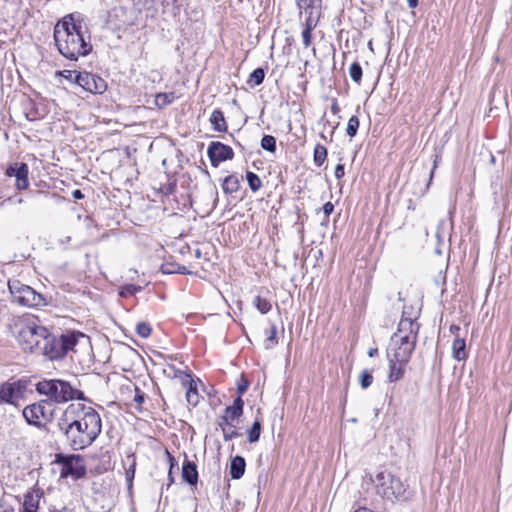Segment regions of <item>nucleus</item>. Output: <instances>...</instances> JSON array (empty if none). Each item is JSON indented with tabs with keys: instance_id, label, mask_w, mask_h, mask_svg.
Segmentation results:
<instances>
[{
	"instance_id": "obj_46",
	"label": "nucleus",
	"mask_w": 512,
	"mask_h": 512,
	"mask_svg": "<svg viewBox=\"0 0 512 512\" xmlns=\"http://www.w3.org/2000/svg\"><path fill=\"white\" fill-rule=\"evenodd\" d=\"M247 388H248V382L239 384L237 387V392L239 394L238 396H240L242 398V395L246 392Z\"/></svg>"
},
{
	"instance_id": "obj_11",
	"label": "nucleus",
	"mask_w": 512,
	"mask_h": 512,
	"mask_svg": "<svg viewBox=\"0 0 512 512\" xmlns=\"http://www.w3.org/2000/svg\"><path fill=\"white\" fill-rule=\"evenodd\" d=\"M48 401H40L23 409V416L29 424L40 426L41 419H48L51 412L47 410Z\"/></svg>"
},
{
	"instance_id": "obj_1",
	"label": "nucleus",
	"mask_w": 512,
	"mask_h": 512,
	"mask_svg": "<svg viewBox=\"0 0 512 512\" xmlns=\"http://www.w3.org/2000/svg\"><path fill=\"white\" fill-rule=\"evenodd\" d=\"M56 427L74 451L83 450L97 439L102 431L99 413L82 403H72L57 419Z\"/></svg>"
},
{
	"instance_id": "obj_22",
	"label": "nucleus",
	"mask_w": 512,
	"mask_h": 512,
	"mask_svg": "<svg viewBox=\"0 0 512 512\" xmlns=\"http://www.w3.org/2000/svg\"><path fill=\"white\" fill-rule=\"evenodd\" d=\"M239 186L240 183L238 178L233 175L227 176L222 183V189L226 194H232L236 192L239 189Z\"/></svg>"
},
{
	"instance_id": "obj_34",
	"label": "nucleus",
	"mask_w": 512,
	"mask_h": 512,
	"mask_svg": "<svg viewBox=\"0 0 512 512\" xmlns=\"http://www.w3.org/2000/svg\"><path fill=\"white\" fill-rule=\"evenodd\" d=\"M265 72L262 68H256L249 76V83H253L255 86L262 84L264 81Z\"/></svg>"
},
{
	"instance_id": "obj_39",
	"label": "nucleus",
	"mask_w": 512,
	"mask_h": 512,
	"mask_svg": "<svg viewBox=\"0 0 512 512\" xmlns=\"http://www.w3.org/2000/svg\"><path fill=\"white\" fill-rule=\"evenodd\" d=\"M140 290H141V287L135 286L133 284H129V285L122 287V289L120 291V296L127 297L130 295H134L135 293H137Z\"/></svg>"
},
{
	"instance_id": "obj_51",
	"label": "nucleus",
	"mask_w": 512,
	"mask_h": 512,
	"mask_svg": "<svg viewBox=\"0 0 512 512\" xmlns=\"http://www.w3.org/2000/svg\"><path fill=\"white\" fill-rule=\"evenodd\" d=\"M377 353H378V349H377V348H371V349L368 351V355H369V357H374Z\"/></svg>"
},
{
	"instance_id": "obj_40",
	"label": "nucleus",
	"mask_w": 512,
	"mask_h": 512,
	"mask_svg": "<svg viewBox=\"0 0 512 512\" xmlns=\"http://www.w3.org/2000/svg\"><path fill=\"white\" fill-rule=\"evenodd\" d=\"M310 15L307 17V19L305 20V23H304V29H308V30H314L317 26V22H318V19H314L312 14H313V9H310Z\"/></svg>"
},
{
	"instance_id": "obj_23",
	"label": "nucleus",
	"mask_w": 512,
	"mask_h": 512,
	"mask_svg": "<svg viewBox=\"0 0 512 512\" xmlns=\"http://www.w3.org/2000/svg\"><path fill=\"white\" fill-rule=\"evenodd\" d=\"M161 271L164 274H174V273H178V274H182V275L190 274V272L187 270V268L185 266H182L179 264H174V263L163 264L161 266Z\"/></svg>"
},
{
	"instance_id": "obj_20",
	"label": "nucleus",
	"mask_w": 512,
	"mask_h": 512,
	"mask_svg": "<svg viewBox=\"0 0 512 512\" xmlns=\"http://www.w3.org/2000/svg\"><path fill=\"white\" fill-rule=\"evenodd\" d=\"M210 123L213 129L217 132H226L227 123L224 114L221 110L215 109L210 116Z\"/></svg>"
},
{
	"instance_id": "obj_28",
	"label": "nucleus",
	"mask_w": 512,
	"mask_h": 512,
	"mask_svg": "<svg viewBox=\"0 0 512 512\" xmlns=\"http://www.w3.org/2000/svg\"><path fill=\"white\" fill-rule=\"evenodd\" d=\"M246 180L248 182V185H249V188L253 191V192H256L258 191L261 186H262V182H261V179L259 178V176L257 174H255L254 172H251V171H248L246 173Z\"/></svg>"
},
{
	"instance_id": "obj_36",
	"label": "nucleus",
	"mask_w": 512,
	"mask_h": 512,
	"mask_svg": "<svg viewBox=\"0 0 512 512\" xmlns=\"http://www.w3.org/2000/svg\"><path fill=\"white\" fill-rule=\"evenodd\" d=\"M219 426L222 430V433H223V439L225 441H230L232 440L233 438H237L240 434L236 431L235 428H232V427H224L223 426V423H219Z\"/></svg>"
},
{
	"instance_id": "obj_59",
	"label": "nucleus",
	"mask_w": 512,
	"mask_h": 512,
	"mask_svg": "<svg viewBox=\"0 0 512 512\" xmlns=\"http://www.w3.org/2000/svg\"><path fill=\"white\" fill-rule=\"evenodd\" d=\"M55 512H65V511H55Z\"/></svg>"
},
{
	"instance_id": "obj_16",
	"label": "nucleus",
	"mask_w": 512,
	"mask_h": 512,
	"mask_svg": "<svg viewBox=\"0 0 512 512\" xmlns=\"http://www.w3.org/2000/svg\"><path fill=\"white\" fill-rule=\"evenodd\" d=\"M41 495L38 491H29L24 495L21 512H37Z\"/></svg>"
},
{
	"instance_id": "obj_37",
	"label": "nucleus",
	"mask_w": 512,
	"mask_h": 512,
	"mask_svg": "<svg viewBox=\"0 0 512 512\" xmlns=\"http://www.w3.org/2000/svg\"><path fill=\"white\" fill-rule=\"evenodd\" d=\"M136 332L140 337L148 338L152 332V329L148 323L140 322L136 325Z\"/></svg>"
},
{
	"instance_id": "obj_44",
	"label": "nucleus",
	"mask_w": 512,
	"mask_h": 512,
	"mask_svg": "<svg viewBox=\"0 0 512 512\" xmlns=\"http://www.w3.org/2000/svg\"><path fill=\"white\" fill-rule=\"evenodd\" d=\"M345 174L344 166L342 164H338L335 167L334 175L337 179H341Z\"/></svg>"
},
{
	"instance_id": "obj_18",
	"label": "nucleus",
	"mask_w": 512,
	"mask_h": 512,
	"mask_svg": "<svg viewBox=\"0 0 512 512\" xmlns=\"http://www.w3.org/2000/svg\"><path fill=\"white\" fill-rule=\"evenodd\" d=\"M389 362V374L388 379L390 382H396L403 378L405 373V365L407 363H400L399 361H393L388 359Z\"/></svg>"
},
{
	"instance_id": "obj_57",
	"label": "nucleus",
	"mask_w": 512,
	"mask_h": 512,
	"mask_svg": "<svg viewBox=\"0 0 512 512\" xmlns=\"http://www.w3.org/2000/svg\"><path fill=\"white\" fill-rule=\"evenodd\" d=\"M398 300L399 301H404V297L402 296V293L401 292H398Z\"/></svg>"
},
{
	"instance_id": "obj_49",
	"label": "nucleus",
	"mask_w": 512,
	"mask_h": 512,
	"mask_svg": "<svg viewBox=\"0 0 512 512\" xmlns=\"http://www.w3.org/2000/svg\"><path fill=\"white\" fill-rule=\"evenodd\" d=\"M219 423H223V426L226 427V428H228V427L235 428V425H233L232 421H223L222 417L220 418V422Z\"/></svg>"
},
{
	"instance_id": "obj_55",
	"label": "nucleus",
	"mask_w": 512,
	"mask_h": 512,
	"mask_svg": "<svg viewBox=\"0 0 512 512\" xmlns=\"http://www.w3.org/2000/svg\"><path fill=\"white\" fill-rule=\"evenodd\" d=\"M355 512H373L367 508H359L358 510H356Z\"/></svg>"
},
{
	"instance_id": "obj_53",
	"label": "nucleus",
	"mask_w": 512,
	"mask_h": 512,
	"mask_svg": "<svg viewBox=\"0 0 512 512\" xmlns=\"http://www.w3.org/2000/svg\"><path fill=\"white\" fill-rule=\"evenodd\" d=\"M331 110H332L334 113H336L337 111H339V108H338V105H337V103H336V102H334V103L332 104Z\"/></svg>"
},
{
	"instance_id": "obj_50",
	"label": "nucleus",
	"mask_w": 512,
	"mask_h": 512,
	"mask_svg": "<svg viewBox=\"0 0 512 512\" xmlns=\"http://www.w3.org/2000/svg\"><path fill=\"white\" fill-rule=\"evenodd\" d=\"M409 8H416L418 5V0H407Z\"/></svg>"
},
{
	"instance_id": "obj_25",
	"label": "nucleus",
	"mask_w": 512,
	"mask_h": 512,
	"mask_svg": "<svg viewBox=\"0 0 512 512\" xmlns=\"http://www.w3.org/2000/svg\"><path fill=\"white\" fill-rule=\"evenodd\" d=\"M186 400L189 405L196 406L199 402V394L196 388V385L193 381H190V385L188 390L186 391Z\"/></svg>"
},
{
	"instance_id": "obj_33",
	"label": "nucleus",
	"mask_w": 512,
	"mask_h": 512,
	"mask_svg": "<svg viewBox=\"0 0 512 512\" xmlns=\"http://www.w3.org/2000/svg\"><path fill=\"white\" fill-rule=\"evenodd\" d=\"M277 329L274 324L271 325L269 332L267 333V338L265 340V348L271 349L277 344Z\"/></svg>"
},
{
	"instance_id": "obj_38",
	"label": "nucleus",
	"mask_w": 512,
	"mask_h": 512,
	"mask_svg": "<svg viewBox=\"0 0 512 512\" xmlns=\"http://www.w3.org/2000/svg\"><path fill=\"white\" fill-rule=\"evenodd\" d=\"M360 385L367 389L373 382V376L368 370H363L359 376Z\"/></svg>"
},
{
	"instance_id": "obj_15",
	"label": "nucleus",
	"mask_w": 512,
	"mask_h": 512,
	"mask_svg": "<svg viewBox=\"0 0 512 512\" xmlns=\"http://www.w3.org/2000/svg\"><path fill=\"white\" fill-rule=\"evenodd\" d=\"M244 401L238 396L232 405L227 406L222 416L223 421H235L239 419L243 414Z\"/></svg>"
},
{
	"instance_id": "obj_4",
	"label": "nucleus",
	"mask_w": 512,
	"mask_h": 512,
	"mask_svg": "<svg viewBox=\"0 0 512 512\" xmlns=\"http://www.w3.org/2000/svg\"><path fill=\"white\" fill-rule=\"evenodd\" d=\"M82 343H89V338L84 333L67 331L60 336H54L48 331L41 353L50 360H58L69 352H76V347Z\"/></svg>"
},
{
	"instance_id": "obj_26",
	"label": "nucleus",
	"mask_w": 512,
	"mask_h": 512,
	"mask_svg": "<svg viewBox=\"0 0 512 512\" xmlns=\"http://www.w3.org/2000/svg\"><path fill=\"white\" fill-rule=\"evenodd\" d=\"M174 100L173 93H158L155 96V104L159 108H163L171 104Z\"/></svg>"
},
{
	"instance_id": "obj_10",
	"label": "nucleus",
	"mask_w": 512,
	"mask_h": 512,
	"mask_svg": "<svg viewBox=\"0 0 512 512\" xmlns=\"http://www.w3.org/2000/svg\"><path fill=\"white\" fill-rule=\"evenodd\" d=\"M74 80L76 84L90 93L101 94L107 88V84L104 79L88 72H79L75 76Z\"/></svg>"
},
{
	"instance_id": "obj_27",
	"label": "nucleus",
	"mask_w": 512,
	"mask_h": 512,
	"mask_svg": "<svg viewBox=\"0 0 512 512\" xmlns=\"http://www.w3.org/2000/svg\"><path fill=\"white\" fill-rule=\"evenodd\" d=\"M326 158H327V149L324 146L317 144L314 147V163L317 166H321L325 162Z\"/></svg>"
},
{
	"instance_id": "obj_17",
	"label": "nucleus",
	"mask_w": 512,
	"mask_h": 512,
	"mask_svg": "<svg viewBox=\"0 0 512 512\" xmlns=\"http://www.w3.org/2000/svg\"><path fill=\"white\" fill-rule=\"evenodd\" d=\"M182 477L185 482L195 485L198 481V472L196 464L192 461H185L182 467Z\"/></svg>"
},
{
	"instance_id": "obj_2",
	"label": "nucleus",
	"mask_w": 512,
	"mask_h": 512,
	"mask_svg": "<svg viewBox=\"0 0 512 512\" xmlns=\"http://www.w3.org/2000/svg\"><path fill=\"white\" fill-rule=\"evenodd\" d=\"M53 36L59 53L69 60H78L92 51L90 37L86 39L82 22L74 14L56 23Z\"/></svg>"
},
{
	"instance_id": "obj_3",
	"label": "nucleus",
	"mask_w": 512,
	"mask_h": 512,
	"mask_svg": "<svg viewBox=\"0 0 512 512\" xmlns=\"http://www.w3.org/2000/svg\"><path fill=\"white\" fill-rule=\"evenodd\" d=\"M417 311L409 313L402 311L397 331L391 336L387 348V359L408 363L415 349L420 324L415 322Z\"/></svg>"
},
{
	"instance_id": "obj_32",
	"label": "nucleus",
	"mask_w": 512,
	"mask_h": 512,
	"mask_svg": "<svg viewBox=\"0 0 512 512\" xmlns=\"http://www.w3.org/2000/svg\"><path fill=\"white\" fill-rule=\"evenodd\" d=\"M359 128V119L357 116L353 115L349 118L346 133L349 137H354L357 134Z\"/></svg>"
},
{
	"instance_id": "obj_12",
	"label": "nucleus",
	"mask_w": 512,
	"mask_h": 512,
	"mask_svg": "<svg viewBox=\"0 0 512 512\" xmlns=\"http://www.w3.org/2000/svg\"><path fill=\"white\" fill-rule=\"evenodd\" d=\"M207 154L213 167H217L221 162L231 160L234 157L232 148L221 142H211Z\"/></svg>"
},
{
	"instance_id": "obj_24",
	"label": "nucleus",
	"mask_w": 512,
	"mask_h": 512,
	"mask_svg": "<svg viewBox=\"0 0 512 512\" xmlns=\"http://www.w3.org/2000/svg\"><path fill=\"white\" fill-rule=\"evenodd\" d=\"M261 434V422L255 420L251 428L247 430L248 441L255 443L259 440Z\"/></svg>"
},
{
	"instance_id": "obj_8",
	"label": "nucleus",
	"mask_w": 512,
	"mask_h": 512,
	"mask_svg": "<svg viewBox=\"0 0 512 512\" xmlns=\"http://www.w3.org/2000/svg\"><path fill=\"white\" fill-rule=\"evenodd\" d=\"M376 482L378 493L386 499H400L406 492V487L402 481L389 472H379L376 475Z\"/></svg>"
},
{
	"instance_id": "obj_41",
	"label": "nucleus",
	"mask_w": 512,
	"mask_h": 512,
	"mask_svg": "<svg viewBox=\"0 0 512 512\" xmlns=\"http://www.w3.org/2000/svg\"><path fill=\"white\" fill-rule=\"evenodd\" d=\"M301 36L304 47L308 48L312 43V30L303 29Z\"/></svg>"
},
{
	"instance_id": "obj_45",
	"label": "nucleus",
	"mask_w": 512,
	"mask_h": 512,
	"mask_svg": "<svg viewBox=\"0 0 512 512\" xmlns=\"http://www.w3.org/2000/svg\"><path fill=\"white\" fill-rule=\"evenodd\" d=\"M404 310H407L409 313H413V312L417 311V316L415 317V322H417L418 317L420 315V310H421L420 306H417V307H414L412 305L411 306H404L403 311Z\"/></svg>"
},
{
	"instance_id": "obj_31",
	"label": "nucleus",
	"mask_w": 512,
	"mask_h": 512,
	"mask_svg": "<svg viewBox=\"0 0 512 512\" xmlns=\"http://www.w3.org/2000/svg\"><path fill=\"white\" fill-rule=\"evenodd\" d=\"M262 149L274 153L276 151V139L272 135H264L261 139Z\"/></svg>"
},
{
	"instance_id": "obj_9",
	"label": "nucleus",
	"mask_w": 512,
	"mask_h": 512,
	"mask_svg": "<svg viewBox=\"0 0 512 512\" xmlns=\"http://www.w3.org/2000/svg\"><path fill=\"white\" fill-rule=\"evenodd\" d=\"M25 384L21 381L5 382L0 385V405L17 406L18 401L23 397Z\"/></svg>"
},
{
	"instance_id": "obj_54",
	"label": "nucleus",
	"mask_w": 512,
	"mask_h": 512,
	"mask_svg": "<svg viewBox=\"0 0 512 512\" xmlns=\"http://www.w3.org/2000/svg\"><path fill=\"white\" fill-rule=\"evenodd\" d=\"M450 330L453 332V333H456L460 330V328L458 326H455V325H452Z\"/></svg>"
},
{
	"instance_id": "obj_5",
	"label": "nucleus",
	"mask_w": 512,
	"mask_h": 512,
	"mask_svg": "<svg viewBox=\"0 0 512 512\" xmlns=\"http://www.w3.org/2000/svg\"><path fill=\"white\" fill-rule=\"evenodd\" d=\"M36 391L55 403L71 400H85L84 393L61 379H44L36 384Z\"/></svg>"
},
{
	"instance_id": "obj_35",
	"label": "nucleus",
	"mask_w": 512,
	"mask_h": 512,
	"mask_svg": "<svg viewBox=\"0 0 512 512\" xmlns=\"http://www.w3.org/2000/svg\"><path fill=\"white\" fill-rule=\"evenodd\" d=\"M322 0H296V4L300 9H315L320 7Z\"/></svg>"
},
{
	"instance_id": "obj_43",
	"label": "nucleus",
	"mask_w": 512,
	"mask_h": 512,
	"mask_svg": "<svg viewBox=\"0 0 512 512\" xmlns=\"http://www.w3.org/2000/svg\"><path fill=\"white\" fill-rule=\"evenodd\" d=\"M333 211H334V205L331 202H327L324 204L323 212H324L326 218H328L330 216V214H332Z\"/></svg>"
},
{
	"instance_id": "obj_47",
	"label": "nucleus",
	"mask_w": 512,
	"mask_h": 512,
	"mask_svg": "<svg viewBox=\"0 0 512 512\" xmlns=\"http://www.w3.org/2000/svg\"><path fill=\"white\" fill-rule=\"evenodd\" d=\"M72 196L74 199H77V200L84 198V194L79 189L74 190L72 193Z\"/></svg>"
},
{
	"instance_id": "obj_30",
	"label": "nucleus",
	"mask_w": 512,
	"mask_h": 512,
	"mask_svg": "<svg viewBox=\"0 0 512 512\" xmlns=\"http://www.w3.org/2000/svg\"><path fill=\"white\" fill-rule=\"evenodd\" d=\"M254 306L262 313L266 314L271 310V303L260 296H256L253 300Z\"/></svg>"
},
{
	"instance_id": "obj_14",
	"label": "nucleus",
	"mask_w": 512,
	"mask_h": 512,
	"mask_svg": "<svg viewBox=\"0 0 512 512\" xmlns=\"http://www.w3.org/2000/svg\"><path fill=\"white\" fill-rule=\"evenodd\" d=\"M64 466L63 474L73 475L76 478H80L85 474V467L80 464L81 457L80 456H61V460L59 459Z\"/></svg>"
},
{
	"instance_id": "obj_6",
	"label": "nucleus",
	"mask_w": 512,
	"mask_h": 512,
	"mask_svg": "<svg viewBox=\"0 0 512 512\" xmlns=\"http://www.w3.org/2000/svg\"><path fill=\"white\" fill-rule=\"evenodd\" d=\"M47 337L48 329L46 327L39 325L35 320H28L21 324L17 340L24 351L39 350L41 352Z\"/></svg>"
},
{
	"instance_id": "obj_48",
	"label": "nucleus",
	"mask_w": 512,
	"mask_h": 512,
	"mask_svg": "<svg viewBox=\"0 0 512 512\" xmlns=\"http://www.w3.org/2000/svg\"><path fill=\"white\" fill-rule=\"evenodd\" d=\"M73 71H70V70H64L62 72V75L66 78V79H69L71 80L72 79V75H73Z\"/></svg>"
},
{
	"instance_id": "obj_13",
	"label": "nucleus",
	"mask_w": 512,
	"mask_h": 512,
	"mask_svg": "<svg viewBox=\"0 0 512 512\" xmlns=\"http://www.w3.org/2000/svg\"><path fill=\"white\" fill-rule=\"evenodd\" d=\"M28 171L27 164L16 162L7 168L6 175L9 177H15L16 188L18 190H24L29 186Z\"/></svg>"
},
{
	"instance_id": "obj_29",
	"label": "nucleus",
	"mask_w": 512,
	"mask_h": 512,
	"mask_svg": "<svg viewBox=\"0 0 512 512\" xmlns=\"http://www.w3.org/2000/svg\"><path fill=\"white\" fill-rule=\"evenodd\" d=\"M362 68L358 62H354L349 67L350 78L357 84L361 83L362 79Z\"/></svg>"
},
{
	"instance_id": "obj_21",
	"label": "nucleus",
	"mask_w": 512,
	"mask_h": 512,
	"mask_svg": "<svg viewBox=\"0 0 512 512\" xmlns=\"http://www.w3.org/2000/svg\"><path fill=\"white\" fill-rule=\"evenodd\" d=\"M452 356L457 361L467 358L466 342L463 338L456 337L452 343Z\"/></svg>"
},
{
	"instance_id": "obj_19",
	"label": "nucleus",
	"mask_w": 512,
	"mask_h": 512,
	"mask_svg": "<svg viewBox=\"0 0 512 512\" xmlns=\"http://www.w3.org/2000/svg\"><path fill=\"white\" fill-rule=\"evenodd\" d=\"M245 459L242 456H235L230 464V476L232 479H240L245 472Z\"/></svg>"
},
{
	"instance_id": "obj_58",
	"label": "nucleus",
	"mask_w": 512,
	"mask_h": 512,
	"mask_svg": "<svg viewBox=\"0 0 512 512\" xmlns=\"http://www.w3.org/2000/svg\"><path fill=\"white\" fill-rule=\"evenodd\" d=\"M436 169V162L434 163L433 169L431 171V177L433 176L434 170Z\"/></svg>"
},
{
	"instance_id": "obj_7",
	"label": "nucleus",
	"mask_w": 512,
	"mask_h": 512,
	"mask_svg": "<svg viewBox=\"0 0 512 512\" xmlns=\"http://www.w3.org/2000/svg\"><path fill=\"white\" fill-rule=\"evenodd\" d=\"M12 302L22 307L41 308L47 305L45 296L18 279L8 281Z\"/></svg>"
},
{
	"instance_id": "obj_42",
	"label": "nucleus",
	"mask_w": 512,
	"mask_h": 512,
	"mask_svg": "<svg viewBox=\"0 0 512 512\" xmlns=\"http://www.w3.org/2000/svg\"><path fill=\"white\" fill-rule=\"evenodd\" d=\"M134 401L138 405H141L144 402V393L139 388H137V387L135 388Z\"/></svg>"
},
{
	"instance_id": "obj_52",
	"label": "nucleus",
	"mask_w": 512,
	"mask_h": 512,
	"mask_svg": "<svg viewBox=\"0 0 512 512\" xmlns=\"http://www.w3.org/2000/svg\"><path fill=\"white\" fill-rule=\"evenodd\" d=\"M134 477V468L127 471V479L131 480Z\"/></svg>"
},
{
	"instance_id": "obj_56",
	"label": "nucleus",
	"mask_w": 512,
	"mask_h": 512,
	"mask_svg": "<svg viewBox=\"0 0 512 512\" xmlns=\"http://www.w3.org/2000/svg\"><path fill=\"white\" fill-rule=\"evenodd\" d=\"M166 453L168 455V458H169L170 462H172L174 460L173 456H171V454L168 451H166ZM172 466H173V463H171V467Z\"/></svg>"
}]
</instances>
